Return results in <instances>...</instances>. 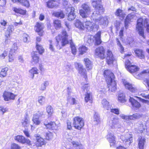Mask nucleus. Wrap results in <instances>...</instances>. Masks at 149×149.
Returning <instances> with one entry per match:
<instances>
[{
  "mask_svg": "<svg viewBox=\"0 0 149 149\" xmlns=\"http://www.w3.org/2000/svg\"><path fill=\"white\" fill-rule=\"evenodd\" d=\"M104 74L106 76V80L109 88V91L114 92L116 90V84L114 80L115 77L113 74L110 71L106 70L104 71Z\"/></svg>",
  "mask_w": 149,
  "mask_h": 149,
  "instance_id": "obj_1",
  "label": "nucleus"
},
{
  "mask_svg": "<svg viewBox=\"0 0 149 149\" xmlns=\"http://www.w3.org/2000/svg\"><path fill=\"white\" fill-rule=\"evenodd\" d=\"M149 20L147 18L143 19L142 18L138 19L137 21L136 29L138 32L139 35L143 38H145L144 29L143 26L146 27L147 31L149 33V23L148 22Z\"/></svg>",
  "mask_w": 149,
  "mask_h": 149,
  "instance_id": "obj_2",
  "label": "nucleus"
},
{
  "mask_svg": "<svg viewBox=\"0 0 149 149\" xmlns=\"http://www.w3.org/2000/svg\"><path fill=\"white\" fill-rule=\"evenodd\" d=\"M68 36L66 31L65 30H63L61 34H59L56 37L57 43L56 46L57 48H59V49H60L63 47L64 46L68 43L69 41L68 38Z\"/></svg>",
  "mask_w": 149,
  "mask_h": 149,
  "instance_id": "obj_3",
  "label": "nucleus"
},
{
  "mask_svg": "<svg viewBox=\"0 0 149 149\" xmlns=\"http://www.w3.org/2000/svg\"><path fill=\"white\" fill-rule=\"evenodd\" d=\"M81 8L79 11L80 15L83 18H87L91 13L90 7L87 3H85L81 5Z\"/></svg>",
  "mask_w": 149,
  "mask_h": 149,
  "instance_id": "obj_4",
  "label": "nucleus"
},
{
  "mask_svg": "<svg viewBox=\"0 0 149 149\" xmlns=\"http://www.w3.org/2000/svg\"><path fill=\"white\" fill-rule=\"evenodd\" d=\"M73 125L74 127L80 130L84 126V123L82 118L76 117L74 118Z\"/></svg>",
  "mask_w": 149,
  "mask_h": 149,
  "instance_id": "obj_5",
  "label": "nucleus"
},
{
  "mask_svg": "<svg viewBox=\"0 0 149 149\" xmlns=\"http://www.w3.org/2000/svg\"><path fill=\"white\" fill-rule=\"evenodd\" d=\"M125 64L127 70L131 73H134L139 69V68L136 66L132 65L130 61L129 60L126 61Z\"/></svg>",
  "mask_w": 149,
  "mask_h": 149,
  "instance_id": "obj_6",
  "label": "nucleus"
},
{
  "mask_svg": "<svg viewBox=\"0 0 149 149\" xmlns=\"http://www.w3.org/2000/svg\"><path fill=\"white\" fill-rule=\"evenodd\" d=\"M84 22L85 24V29H86L88 31H95L96 29V24L95 23L92 22L87 19L84 20Z\"/></svg>",
  "mask_w": 149,
  "mask_h": 149,
  "instance_id": "obj_7",
  "label": "nucleus"
},
{
  "mask_svg": "<svg viewBox=\"0 0 149 149\" xmlns=\"http://www.w3.org/2000/svg\"><path fill=\"white\" fill-rule=\"evenodd\" d=\"M130 133L128 132L124 136H122L123 142L127 146L129 145L132 142V135Z\"/></svg>",
  "mask_w": 149,
  "mask_h": 149,
  "instance_id": "obj_8",
  "label": "nucleus"
},
{
  "mask_svg": "<svg viewBox=\"0 0 149 149\" xmlns=\"http://www.w3.org/2000/svg\"><path fill=\"white\" fill-rule=\"evenodd\" d=\"M122 81L126 89L132 93H135L137 92V89L134 85L129 83L124 79H122Z\"/></svg>",
  "mask_w": 149,
  "mask_h": 149,
  "instance_id": "obj_9",
  "label": "nucleus"
},
{
  "mask_svg": "<svg viewBox=\"0 0 149 149\" xmlns=\"http://www.w3.org/2000/svg\"><path fill=\"white\" fill-rule=\"evenodd\" d=\"M136 125L140 132L144 133L147 132V127L145 122L139 121L136 123Z\"/></svg>",
  "mask_w": 149,
  "mask_h": 149,
  "instance_id": "obj_10",
  "label": "nucleus"
},
{
  "mask_svg": "<svg viewBox=\"0 0 149 149\" xmlns=\"http://www.w3.org/2000/svg\"><path fill=\"white\" fill-rule=\"evenodd\" d=\"M17 47L16 44L14 43L12 48L10 51L8 55V60L9 62H12L14 61L15 58V51L17 50Z\"/></svg>",
  "mask_w": 149,
  "mask_h": 149,
  "instance_id": "obj_11",
  "label": "nucleus"
},
{
  "mask_svg": "<svg viewBox=\"0 0 149 149\" xmlns=\"http://www.w3.org/2000/svg\"><path fill=\"white\" fill-rule=\"evenodd\" d=\"M91 1L92 6L96 10L104 12L102 6L100 4L101 0H91Z\"/></svg>",
  "mask_w": 149,
  "mask_h": 149,
  "instance_id": "obj_12",
  "label": "nucleus"
},
{
  "mask_svg": "<svg viewBox=\"0 0 149 149\" xmlns=\"http://www.w3.org/2000/svg\"><path fill=\"white\" fill-rule=\"evenodd\" d=\"M105 50L102 46L98 47L95 50V55L101 59L105 58Z\"/></svg>",
  "mask_w": 149,
  "mask_h": 149,
  "instance_id": "obj_13",
  "label": "nucleus"
},
{
  "mask_svg": "<svg viewBox=\"0 0 149 149\" xmlns=\"http://www.w3.org/2000/svg\"><path fill=\"white\" fill-rule=\"evenodd\" d=\"M106 59L107 62L109 65L112 64L115 60V58L113 56L112 52L111 51L108 50L107 51Z\"/></svg>",
  "mask_w": 149,
  "mask_h": 149,
  "instance_id": "obj_14",
  "label": "nucleus"
},
{
  "mask_svg": "<svg viewBox=\"0 0 149 149\" xmlns=\"http://www.w3.org/2000/svg\"><path fill=\"white\" fill-rule=\"evenodd\" d=\"M76 67H77L78 68L79 73L84 76L85 79L87 77L86 71L85 69L83 68L82 65L79 63H76L75 64Z\"/></svg>",
  "mask_w": 149,
  "mask_h": 149,
  "instance_id": "obj_15",
  "label": "nucleus"
},
{
  "mask_svg": "<svg viewBox=\"0 0 149 149\" xmlns=\"http://www.w3.org/2000/svg\"><path fill=\"white\" fill-rule=\"evenodd\" d=\"M15 95L13 93L5 91L3 94V97L5 101H9L11 100H14Z\"/></svg>",
  "mask_w": 149,
  "mask_h": 149,
  "instance_id": "obj_16",
  "label": "nucleus"
},
{
  "mask_svg": "<svg viewBox=\"0 0 149 149\" xmlns=\"http://www.w3.org/2000/svg\"><path fill=\"white\" fill-rule=\"evenodd\" d=\"M107 139L110 143L111 146L114 145L116 143L115 138L112 132H109L107 136Z\"/></svg>",
  "mask_w": 149,
  "mask_h": 149,
  "instance_id": "obj_17",
  "label": "nucleus"
},
{
  "mask_svg": "<svg viewBox=\"0 0 149 149\" xmlns=\"http://www.w3.org/2000/svg\"><path fill=\"white\" fill-rule=\"evenodd\" d=\"M98 21L97 22V24L102 25V27H105L107 26L108 24V21L107 17H102L100 16V18L98 19Z\"/></svg>",
  "mask_w": 149,
  "mask_h": 149,
  "instance_id": "obj_18",
  "label": "nucleus"
},
{
  "mask_svg": "<svg viewBox=\"0 0 149 149\" xmlns=\"http://www.w3.org/2000/svg\"><path fill=\"white\" fill-rule=\"evenodd\" d=\"M15 139L22 143H26L29 144L30 143V141L29 139H26L24 136H22L17 135L15 137Z\"/></svg>",
  "mask_w": 149,
  "mask_h": 149,
  "instance_id": "obj_19",
  "label": "nucleus"
},
{
  "mask_svg": "<svg viewBox=\"0 0 149 149\" xmlns=\"http://www.w3.org/2000/svg\"><path fill=\"white\" fill-rule=\"evenodd\" d=\"M110 126L112 128H120L121 127L119 120L116 118L112 119Z\"/></svg>",
  "mask_w": 149,
  "mask_h": 149,
  "instance_id": "obj_20",
  "label": "nucleus"
},
{
  "mask_svg": "<svg viewBox=\"0 0 149 149\" xmlns=\"http://www.w3.org/2000/svg\"><path fill=\"white\" fill-rule=\"evenodd\" d=\"M14 30V26L12 25H9L8 26L7 31L5 32V36L6 39L5 41L6 43H7L10 35Z\"/></svg>",
  "mask_w": 149,
  "mask_h": 149,
  "instance_id": "obj_21",
  "label": "nucleus"
},
{
  "mask_svg": "<svg viewBox=\"0 0 149 149\" xmlns=\"http://www.w3.org/2000/svg\"><path fill=\"white\" fill-rule=\"evenodd\" d=\"M68 10H67V12H69L68 16V19L69 20L71 21L74 20L76 17L74 12V7L72 8H68Z\"/></svg>",
  "mask_w": 149,
  "mask_h": 149,
  "instance_id": "obj_22",
  "label": "nucleus"
},
{
  "mask_svg": "<svg viewBox=\"0 0 149 149\" xmlns=\"http://www.w3.org/2000/svg\"><path fill=\"white\" fill-rule=\"evenodd\" d=\"M43 25L42 23L39 22L36 23L35 26L36 31L37 32H38L39 35L40 36H42L43 35Z\"/></svg>",
  "mask_w": 149,
  "mask_h": 149,
  "instance_id": "obj_23",
  "label": "nucleus"
},
{
  "mask_svg": "<svg viewBox=\"0 0 149 149\" xmlns=\"http://www.w3.org/2000/svg\"><path fill=\"white\" fill-rule=\"evenodd\" d=\"M96 11H94L92 14V18L95 22L96 24H97L98 19L100 18L101 15L100 14V13H102L103 12H101L100 11L96 10Z\"/></svg>",
  "mask_w": 149,
  "mask_h": 149,
  "instance_id": "obj_24",
  "label": "nucleus"
},
{
  "mask_svg": "<svg viewBox=\"0 0 149 149\" xmlns=\"http://www.w3.org/2000/svg\"><path fill=\"white\" fill-rule=\"evenodd\" d=\"M36 141L35 143V144L37 147H41L46 144V142L44 139L39 136H36Z\"/></svg>",
  "mask_w": 149,
  "mask_h": 149,
  "instance_id": "obj_25",
  "label": "nucleus"
},
{
  "mask_svg": "<svg viewBox=\"0 0 149 149\" xmlns=\"http://www.w3.org/2000/svg\"><path fill=\"white\" fill-rule=\"evenodd\" d=\"M129 101L133 107L138 109L141 107L140 104L133 98L130 97L129 99Z\"/></svg>",
  "mask_w": 149,
  "mask_h": 149,
  "instance_id": "obj_26",
  "label": "nucleus"
},
{
  "mask_svg": "<svg viewBox=\"0 0 149 149\" xmlns=\"http://www.w3.org/2000/svg\"><path fill=\"white\" fill-rule=\"evenodd\" d=\"M149 76V70H145L142 72L140 74H136L134 77L137 79H140L145 76Z\"/></svg>",
  "mask_w": 149,
  "mask_h": 149,
  "instance_id": "obj_27",
  "label": "nucleus"
},
{
  "mask_svg": "<svg viewBox=\"0 0 149 149\" xmlns=\"http://www.w3.org/2000/svg\"><path fill=\"white\" fill-rule=\"evenodd\" d=\"M115 14L121 20L124 19L126 15L123 10L120 9H118L116 10Z\"/></svg>",
  "mask_w": 149,
  "mask_h": 149,
  "instance_id": "obj_28",
  "label": "nucleus"
},
{
  "mask_svg": "<svg viewBox=\"0 0 149 149\" xmlns=\"http://www.w3.org/2000/svg\"><path fill=\"white\" fill-rule=\"evenodd\" d=\"M134 15L132 14H129L126 17L125 21V26L126 29L128 28L130 21L134 17Z\"/></svg>",
  "mask_w": 149,
  "mask_h": 149,
  "instance_id": "obj_29",
  "label": "nucleus"
},
{
  "mask_svg": "<svg viewBox=\"0 0 149 149\" xmlns=\"http://www.w3.org/2000/svg\"><path fill=\"white\" fill-rule=\"evenodd\" d=\"M74 25L77 28L80 30L83 31L85 29V27L84 24L79 19H77L76 20Z\"/></svg>",
  "mask_w": 149,
  "mask_h": 149,
  "instance_id": "obj_30",
  "label": "nucleus"
},
{
  "mask_svg": "<svg viewBox=\"0 0 149 149\" xmlns=\"http://www.w3.org/2000/svg\"><path fill=\"white\" fill-rule=\"evenodd\" d=\"M101 32L99 31L95 35L94 38L95 41V44L97 45L100 44L102 42L101 39Z\"/></svg>",
  "mask_w": 149,
  "mask_h": 149,
  "instance_id": "obj_31",
  "label": "nucleus"
},
{
  "mask_svg": "<svg viewBox=\"0 0 149 149\" xmlns=\"http://www.w3.org/2000/svg\"><path fill=\"white\" fill-rule=\"evenodd\" d=\"M47 6L50 8H53L56 7L58 5L57 2L54 0L49 1L46 3Z\"/></svg>",
  "mask_w": 149,
  "mask_h": 149,
  "instance_id": "obj_32",
  "label": "nucleus"
},
{
  "mask_svg": "<svg viewBox=\"0 0 149 149\" xmlns=\"http://www.w3.org/2000/svg\"><path fill=\"white\" fill-rule=\"evenodd\" d=\"M102 104L104 109L109 110L111 109V106L109 104V103L105 99L103 100L102 101Z\"/></svg>",
  "mask_w": 149,
  "mask_h": 149,
  "instance_id": "obj_33",
  "label": "nucleus"
},
{
  "mask_svg": "<svg viewBox=\"0 0 149 149\" xmlns=\"http://www.w3.org/2000/svg\"><path fill=\"white\" fill-rule=\"evenodd\" d=\"M136 56L140 58H144L145 57L144 52L142 50L140 49H137L134 51Z\"/></svg>",
  "mask_w": 149,
  "mask_h": 149,
  "instance_id": "obj_34",
  "label": "nucleus"
},
{
  "mask_svg": "<svg viewBox=\"0 0 149 149\" xmlns=\"http://www.w3.org/2000/svg\"><path fill=\"white\" fill-rule=\"evenodd\" d=\"M44 124L45 125L46 127L49 129H51L52 130H54L56 128V124L54 122H50L47 124L44 123Z\"/></svg>",
  "mask_w": 149,
  "mask_h": 149,
  "instance_id": "obj_35",
  "label": "nucleus"
},
{
  "mask_svg": "<svg viewBox=\"0 0 149 149\" xmlns=\"http://www.w3.org/2000/svg\"><path fill=\"white\" fill-rule=\"evenodd\" d=\"M138 146L139 149H143L145 139L144 137H141L138 139Z\"/></svg>",
  "mask_w": 149,
  "mask_h": 149,
  "instance_id": "obj_36",
  "label": "nucleus"
},
{
  "mask_svg": "<svg viewBox=\"0 0 149 149\" xmlns=\"http://www.w3.org/2000/svg\"><path fill=\"white\" fill-rule=\"evenodd\" d=\"M94 37L93 36L89 35L84 38V40L89 45H91L94 41Z\"/></svg>",
  "mask_w": 149,
  "mask_h": 149,
  "instance_id": "obj_37",
  "label": "nucleus"
},
{
  "mask_svg": "<svg viewBox=\"0 0 149 149\" xmlns=\"http://www.w3.org/2000/svg\"><path fill=\"white\" fill-rule=\"evenodd\" d=\"M52 14L53 16L60 19L63 18L65 16V15L62 11L54 12Z\"/></svg>",
  "mask_w": 149,
  "mask_h": 149,
  "instance_id": "obj_38",
  "label": "nucleus"
},
{
  "mask_svg": "<svg viewBox=\"0 0 149 149\" xmlns=\"http://www.w3.org/2000/svg\"><path fill=\"white\" fill-rule=\"evenodd\" d=\"M85 101L86 102H89L91 103L92 102V95L90 93L87 92L85 95Z\"/></svg>",
  "mask_w": 149,
  "mask_h": 149,
  "instance_id": "obj_39",
  "label": "nucleus"
},
{
  "mask_svg": "<svg viewBox=\"0 0 149 149\" xmlns=\"http://www.w3.org/2000/svg\"><path fill=\"white\" fill-rule=\"evenodd\" d=\"M142 115L139 113H135L132 115L130 116V120H135L140 119L142 117Z\"/></svg>",
  "mask_w": 149,
  "mask_h": 149,
  "instance_id": "obj_40",
  "label": "nucleus"
},
{
  "mask_svg": "<svg viewBox=\"0 0 149 149\" xmlns=\"http://www.w3.org/2000/svg\"><path fill=\"white\" fill-rule=\"evenodd\" d=\"M84 61L85 64L86 68L88 70H90L92 68V63L88 58H85Z\"/></svg>",
  "mask_w": 149,
  "mask_h": 149,
  "instance_id": "obj_41",
  "label": "nucleus"
},
{
  "mask_svg": "<svg viewBox=\"0 0 149 149\" xmlns=\"http://www.w3.org/2000/svg\"><path fill=\"white\" fill-rule=\"evenodd\" d=\"M30 125V121L29 118L25 117L23 122L22 123V125L25 129L27 128Z\"/></svg>",
  "mask_w": 149,
  "mask_h": 149,
  "instance_id": "obj_42",
  "label": "nucleus"
},
{
  "mask_svg": "<svg viewBox=\"0 0 149 149\" xmlns=\"http://www.w3.org/2000/svg\"><path fill=\"white\" fill-rule=\"evenodd\" d=\"M54 26L56 29H60L61 27V22L60 20L55 19L53 22Z\"/></svg>",
  "mask_w": 149,
  "mask_h": 149,
  "instance_id": "obj_43",
  "label": "nucleus"
},
{
  "mask_svg": "<svg viewBox=\"0 0 149 149\" xmlns=\"http://www.w3.org/2000/svg\"><path fill=\"white\" fill-rule=\"evenodd\" d=\"M36 52H33L32 53V61L34 62L35 63H38L39 60V58L37 55L36 54Z\"/></svg>",
  "mask_w": 149,
  "mask_h": 149,
  "instance_id": "obj_44",
  "label": "nucleus"
},
{
  "mask_svg": "<svg viewBox=\"0 0 149 149\" xmlns=\"http://www.w3.org/2000/svg\"><path fill=\"white\" fill-rule=\"evenodd\" d=\"M8 68L6 67L2 69L0 73V77H4L6 76L7 72L8 71Z\"/></svg>",
  "mask_w": 149,
  "mask_h": 149,
  "instance_id": "obj_45",
  "label": "nucleus"
},
{
  "mask_svg": "<svg viewBox=\"0 0 149 149\" xmlns=\"http://www.w3.org/2000/svg\"><path fill=\"white\" fill-rule=\"evenodd\" d=\"M62 3L66 11L69 10L68 8H70L72 7L71 6V5L68 3V1L65 0H63L62 1Z\"/></svg>",
  "mask_w": 149,
  "mask_h": 149,
  "instance_id": "obj_46",
  "label": "nucleus"
},
{
  "mask_svg": "<svg viewBox=\"0 0 149 149\" xmlns=\"http://www.w3.org/2000/svg\"><path fill=\"white\" fill-rule=\"evenodd\" d=\"M47 112L49 116H50L53 113L52 107L50 105L48 106L46 108Z\"/></svg>",
  "mask_w": 149,
  "mask_h": 149,
  "instance_id": "obj_47",
  "label": "nucleus"
},
{
  "mask_svg": "<svg viewBox=\"0 0 149 149\" xmlns=\"http://www.w3.org/2000/svg\"><path fill=\"white\" fill-rule=\"evenodd\" d=\"M13 10L15 12L19 13L22 15H24L26 14V11L25 10H23L20 8H14Z\"/></svg>",
  "mask_w": 149,
  "mask_h": 149,
  "instance_id": "obj_48",
  "label": "nucleus"
},
{
  "mask_svg": "<svg viewBox=\"0 0 149 149\" xmlns=\"http://www.w3.org/2000/svg\"><path fill=\"white\" fill-rule=\"evenodd\" d=\"M71 143L74 147L76 148V149H84V147L82 145L79 144L78 143L74 141Z\"/></svg>",
  "mask_w": 149,
  "mask_h": 149,
  "instance_id": "obj_49",
  "label": "nucleus"
},
{
  "mask_svg": "<svg viewBox=\"0 0 149 149\" xmlns=\"http://www.w3.org/2000/svg\"><path fill=\"white\" fill-rule=\"evenodd\" d=\"M70 47L71 49L72 52L75 55L76 54L77 50L74 44L72 42L71 40H70Z\"/></svg>",
  "mask_w": 149,
  "mask_h": 149,
  "instance_id": "obj_50",
  "label": "nucleus"
},
{
  "mask_svg": "<svg viewBox=\"0 0 149 149\" xmlns=\"http://www.w3.org/2000/svg\"><path fill=\"white\" fill-rule=\"evenodd\" d=\"M36 47L40 54H41L44 52V49L41 45L36 43Z\"/></svg>",
  "mask_w": 149,
  "mask_h": 149,
  "instance_id": "obj_51",
  "label": "nucleus"
},
{
  "mask_svg": "<svg viewBox=\"0 0 149 149\" xmlns=\"http://www.w3.org/2000/svg\"><path fill=\"white\" fill-rule=\"evenodd\" d=\"M79 49V54L81 55L86 53L87 50V48L84 46H82L81 47H80Z\"/></svg>",
  "mask_w": 149,
  "mask_h": 149,
  "instance_id": "obj_52",
  "label": "nucleus"
},
{
  "mask_svg": "<svg viewBox=\"0 0 149 149\" xmlns=\"http://www.w3.org/2000/svg\"><path fill=\"white\" fill-rule=\"evenodd\" d=\"M38 69L36 68H33L31 69L29 71V72L31 73L32 77L33 78L34 77V74H37L38 73Z\"/></svg>",
  "mask_w": 149,
  "mask_h": 149,
  "instance_id": "obj_53",
  "label": "nucleus"
},
{
  "mask_svg": "<svg viewBox=\"0 0 149 149\" xmlns=\"http://www.w3.org/2000/svg\"><path fill=\"white\" fill-rule=\"evenodd\" d=\"M93 121L96 124H97L100 121V116L97 113H95L94 115Z\"/></svg>",
  "mask_w": 149,
  "mask_h": 149,
  "instance_id": "obj_54",
  "label": "nucleus"
},
{
  "mask_svg": "<svg viewBox=\"0 0 149 149\" xmlns=\"http://www.w3.org/2000/svg\"><path fill=\"white\" fill-rule=\"evenodd\" d=\"M118 100L120 102H124L125 101V95L123 93L120 94L118 97Z\"/></svg>",
  "mask_w": 149,
  "mask_h": 149,
  "instance_id": "obj_55",
  "label": "nucleus"
},
{
  "mask_svg": "<svg viewBox=\"0 0 149 149\" xmlns=\"http://www.w3.org/2000/svg\"><path fill=\"white\" fill-rule=\"evenodd\" d=\"M19 3L27 8L29 6V1L27 0H20Z\"/></svg>",
  "mask_w": 149,
  "mask_h": 149,
  "instance_id": "obj_56",
  "label": "nucleus"
},
{
  "mask_svg": "<svg viewBox=\"0 0 149 149\" xmlns=\"http://www.w3.org/2000/svg\"><path fill=\"white\" fill-rule=\"evenodd\" d=\"M116 41L117 44L119 47L120 52L121 53H122L124 52V48L121 44L118 39L116 38Z\"/></svg>",
  "mask_w": 149,
  "mask_h": 149,
  "instance_id": "obj_57",
  "label": "nucleus"
},
{
  "mask_svg": "<svg viewBox=\"0 0 149 149\" xmlns=\"http://www.w3.org/2000/svg\"><path fill=\"white\" fill-rule=\"evenodd\" d=\"M45 101V98L43 96H40L38 97V101L40 105L43 104Z\"/></svg>",
  "mask_w": 149,
  "mask_h": 149,
  "instance_id": "obj_58",
  "label": "nucleus"
},
{
  "mask_svg": "<svg viewBox=\"0 0 149 149\" xmlns=\"http://www.w3.org/2000/svg\"><path fill=\"white\" fill-rule=\"evenodd\" d=\"M37 117H36L35 116H33V121L34 123L36 125H38L40 123V121L39 120V118Z\"/></svg>",
  "mask_w": 149,
  "mask_h": 149,
  "instance_id": "obj_59",
  "label": "nucleus"
},
{
  "mask_svg": "<svg viewBox=\"0 0 149 149\" xmlns=\"http://www.w3.org/2000/svg\"><path fill=\"white\" fill-rule=\"evenodd\" d=\"M49 85V83L47 81H45L42 84L40 88V90L44 91L46 87Z\"/></svg>",
  "mask_w": 149,
  "mask_h": 149,
  "instance_id": "obj_60",
  "label": "nucleus"
},
{
  "mask_svg": "<svg viewBox=\"0 0 149 149\" xmlns=\"http://www.w3.org/2000/svg\"><path fill=\"white\" fill-rule=\"evenodd\" d=\"M68 103L71 104H74L75 103V100L74 98L72 97H68L67 99Z\"/></svg>",
  "mask_w": 149,
  "mask_h": 149,
  "instance_id": "obj_61",
  "label": "nucleus"
},
{
  "mask_svg": "<svg viewBox=\"0 0 149 149\" xmlns=\"http://www.w3.org/2000/svg\"><path fill=\"white\" fill-rule=\"evenodd\" d=\"M43 115V111H38L36 113L34 114L33 116L37 117V118H39V117H41Z\"/></svg>",
  "mask_w": 149,
  "mask_h": 149,
  "instance_id": "obj_62",
  "label": "nucleus"
},
{
  "mask_svg": "<svg viewBox=\"0 0 149 149\" xmlns=\"http://www.w3.org/2000/svg\"><path fill=\"white\" fill-rule=\"evenodd\" d=\"M11 149H20V147L18 145L15 143H13L11 146Z\"/></svg>",
  "mask_w": 149,
  "mask_h": 149,
  "instance_id": "obj_63",
  "label": "nucleus"
},
{
  "mask_svg": "<svg viewBox=\"0 0 149 149\" xmlns=\"http://www.w3.org/2000/svg\"><path fill=\"white\" fill-rule=\"evenodd\" d=\"M127 42L130 45H132L134 42V39L132 37L128 38L127 39Z\"/></svg>",
  "mask_w": 149,
  "mask_h": 149,
  "instance_id": "obj_64",
  "label": "nucleus"
}]
</instances>
